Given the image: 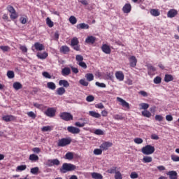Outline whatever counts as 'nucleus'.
<instances>
[{
  "instance_id": "obj_1",
  "label": "nucleus",
  "mask_w": 179,
  "mask_h": 179,
  "mask_svg": "<svg viewBox=\"0 0 179 179\" xmlns=\"http://www.w3.org/2000/svg\"><path fill=\"white\" fill-rule=\"evenodd\" d=\"M76 169V166L72 164L64 163L60 168V173H62V174H65V173H68V171H73V170Z\"/></svg>"
},
{
  "instance_id": "obj_2",
  "label": "nucleus",
  "mask_w": 179,
  "mask_h": 179,
  "mask_svg": "<svg viewBox=\"0 0 179 179\" xmlns=\"http://www.w3.org/2000/svg\"><path fill=\"white\" fill-rule=\"evenodd\" d=\"M72 142L71 138H63L58 140L57 146L59 148H65V146H68V145H71Z\"/></svg>"
},
{
  "instance_id": "obj_3",
  "label": "nucleus",
  "mask_w": 179,
  "mask_h": 179,
  "mask_svg": "<svg viewBox=\"0 0 179 179\" xmlns=\"http://www.w3.org/2000/svg\"><path fill=\"white\" fill-rule=\"evenodd\" d=\"M155 147L150 145H147L141 148V152L143 155H153L155 153Z\"/></svg>"
},
{
  "instance_id": "obj_4",
  "label": "nucleus",
  "mask_w": 179,
  "mask_h": 179,
  "mask_svg": "<svg viewBox=\"0 0 179 179\" xmlns=\"http://www.w3.org/2000/svg\"><path fill=\"white\" fill-rule=\"evenodd\" d=\"M71 46L73 47L75 51H79L80 50V45H79V39L77 37H74L71 39Z\"/></svg>"
},
{
  "instance_id": "obj_5",
  "label": "nucleus",
  "mask_w": 179,
  "mask_h": 179,
  "mask_svg": "<svg viewBox=\"0 0 179 179\" xmlns=\"http://www.w3.org/2000/svg\"><path fill=\"white\" fill-rule=\"evenodd\" d=\"M59 117L64 121H72L73 120V115L68 112L61 113Z\"/></svg>"
},
{
  "instance_id": "obj_6",
  "label": "nucleus",
  "mask_w": 179,
  "mask_h": 179,
  "mask_svg": "<svg viewBox=\"0 0 179 179\" xmlns=\"http://www.w3.org/2000/svg\"><path fill=\"white\" fill-rule=\"evenodd\" d=\"M57 113V110L55 108H48L44 113L45 115L47 117H50V118H52L55 113Z\"/></svg>"
},
{
  "instance_id": "obj_7",
  "label": "nucleus",
  "mask_w": 179,
  "mask_h": 179,
  "mask_svg": "<svg viewBox=\"0 0 179 179\" xmlns=\"http://www.w3.org/2000/svg\"><path fill=\"white\" fill-rule=\"evenodd\" d=\"M117 101H119L124 108H127V110H129V108H131L129 103L127 102V101L124 100L122 98L117 97Z\"/></svg>"
},
{
  "instance_id": "obj_8",
  "label": "nucleus",
  "mask_w": 179,
  "mask_h": 179,
  "mask_svg": "<svg viewBox=\"0 0 179 179\" xmlns=\"http://www.w3.org/2000/svg\"><path fill=\"white\" fill-rule=\"evenodd\" d=\"M67 131L68 132H70V134H74L80 133V129L73 126H69L67 127Z\"/></svg>"
},
{
  "instance_id": "obj_9",
  "label": "nucleus",
  "mask_w": 179,
  "mask_h": 179,
  "mask_svg": "<svg viewBox=\"0 0 179 179\" xmlns=\"http://www.w3.org/2000/svg\"><path fill=\"white\" fill-rule=\"evenodd\" d=\"M129 65L131 68H135L136 66V64H138V59H136V57L131 56L129 58Z\"/></svg>"
},
{
  "instance_id": "obj_10",
  "label": "nucleus",
  "mask_w": 179,
  "mask_h": 179,
  "mask_svg": "<svg viewBox=\"0 0 179 179\" xmlns=\"http://www.w3.org/2000/svg\"><path fill=\"white\" fill-rule=\"evenodd\" d=\"M111 146H113V143L106 141L100 145V148L102 150H108V148H111Z\"/></svg>"
},
{
  "instance_id": "obj_11",
  "label": "nucleus",
  "mask_w": 179,
  "mask_h": 179,
  "mask_svg": "<svg viewBox=\"0 0 179 179\" xmlns=\"http://www.w3.org/2000/svg\"><path fill=\"white\" fill-rule=\"evenodd\" d=\"M34 47L36 51H44V50H45V47L43 43H40V42L35 43Z\"/></svg>"
},
{
  "instance_id": "obj_12",
  "label": "nucleus",
  "mask_w": 179,
  "mask_h": 179,
  "mask_svg": "<svg viewBox=\"0 0 179 179\" xmlns=\"http://www.w3.org/2000/svg\"><path fill=\"white\" fill-rule=\"evenodd\" d=\"M166 176H169V179H178V174L176 171H170L166 173Z\"/></svg>"
},
{
  "instance_id": "obj_13",
  "label": "nucleus",
  "mask_w": 179,
  "mask_h": 179,
  "mask_svg": "<svg viewBox=\"0 0 179 179\" xmlns=\"http://www.w3.org/2000/svg\"><path fill=\"white\" fill-rule=\"evenodd\" d=\"M131 10H132V6L131 3H126L122 8V12L124 13H130Z\"/></svg>"
},
{
  "instance_id": "obj_14",
  "label": "nucleus",
  "mask_w": 179,
  "mask_h": 179,
  "mask_svg": "<svg viewBox=\"0 0 179 179\" xmlns=\"http://www.w3.org/2000/svg\"><path fill=\"white\" fill-rule=\"evenodd\" d=\"M115 78L119 80L120 82H122L124 80L125 76L124 75V73L122 71H116L115 72Z\"/></svg>"
},
{
  "instance_id": "obj_15",
  "label": "nucleus",
  "mask_w": 179,
  "mask_h": 179,
  "mask_svg": "<svg viewBox=\"0 0 179 179\" xmlns=\"http://www.w3.org/2000/svg\"><path fill=\"white\" fill-rule=\"evenodd\" d=\"M2 120L6 122H10V121H15L16 120V117H15V116L12 115H8L3 116Z\"/></svg>"
},
{
  "instance_id": "obj_16",
  "label": "nucleus",
  "mask_w": 179,
  "mask_h": 179,
  "mask_svg": "<svg viewBox=\"0 0 179 179\" xmlns=\"http://www.w3.org/2000/svg\"><path fill=\"white\" fill-rule=\"evenodd\" d=\"M177 15H178V11L176 9H171L167 13V16L171 18L176 17Z\"/></svg>"
},
{
  "instance_id": "obj_17",
  "label": "nucleus",
  "mask_w": 179,
  "mask_h": 179,
  "mask_svg": "<svg viewBox=\"0 0 179 179\" xmlns=\"http://www.w3.org/2000/svg\"><path fill=\"white\" fill-rule=\"evenodd\" d=\"M101 50L105 54H111V49L110 48V46L107 44H103L101 47Z\"/></svg>"
},
{
  "instance_id": "obj_18",
  "label": "nucleus",
  "mask_w": 179,
  "mask_h": 179,
  "mask_svg": "<svg viewBox=\"0 0 179 179\" xmlns=\"http://www.w3.org/2000/svg\"><path fill=\"white\" fill-rule=\"evenodd\" d=\"M62 76H69L71 75V69L69 67H64L62 69Z\"/></svg>"
},
{
  "instance_id": "obj_19",
  "label": "nucleus",
  "mask_w": 179,
  "mask_h": 179,
  "mask_svg": "<svg viewBox=\"0 0 179 179\" xmlns=\"http://www.w3.org/2000/svg\"><path fill=\"white\" fill-rule=\"evenodd\" d=\"M85 43L87 44H94L96 43V37L93 36H87L85 39Z\"/></svg>"
},
{
  "instance_id": "obj_20",
  "label": "nucleus",
  "mask_w": 179,
  "mask_h": 179,
  "mask_svg": "<svg viewBox=\"0 0 179 179\" xmlns=\"http://www.w3.org/2000/svg\"><path fill=\"white\" fill-rule=\"evenodd\" d=\"M148 75L150 76H152L155 75V71H156V69L155 66L149 64V65H148Z\"/></svg>"
},
{
  "instance_id": "obj_21",
  "label": "nucleus",
  "mask_w": 179,
  "mask_h": 179,
  "mask_svg": "<svg viewBox=\"0 0 179 179\" xmlns=\"http://www.w3.org/2000/svg\"><path fill=\"white\" fill-rule=\"evenodd\" d=\"M90 27L89 26V24H87L85 22L77 24V29H78V30L87 29Z\"/></svg>"
},
{
  "instance_id": "obj_22",
  "label": "nucleus",
  "mask_w": 179,
  "mask_h": 179,
  "mask_svg": "<svg viewBox=\"0 0 179 179\" xmlns=\"http://www.w3.org/2000/svg\"><path fill=\"white\" fill-rule=\"evenodd\" d=\"M36 57L39 59H45V58H47V57H48V53H47L46 52H43V53L41 52H38L36 54Z\"/></svg>"
},
{
  "instance_id": "obj_23",
  "label": "nucleus",
  "mask_w": 179,
  "mask_h": 179,
  "mask_svg": "<svg viewBox=\"0 0 179 179\" xmlns=\"http://www.w3.org/2000/svg\"><path fill=\"white\" fill-rule=\"evenodd\" d=\"M66 92L65 88L64 87H61L57 89L56 94H58V96H62L63 94H65Z\"/></svg>"
},
{
  "instance_id": "obj_24",
  "label": "nucleus",
  "mask_w": 179,
  "mask_h": 179,
  "mask_svg": "<svg viewBox=\"0 0 179 179\" xmlns=\"http://www.w3.org/2000/svg\"><path fill=\"white\" fill-rule=\"evenodd\" d=\"M174 80V77L171 74H166L164 77V82L169 83V82H172Z\"/></svg>"
},
{
  "instance_id": "obj_25",
  "label": "nucleus",
  "mask_w": 179,
  "mask_h": 179,
  "mask_svg": "<svg viewBox=\"0 0 179 179\" xmlns=\"http://www.w3.org/2000/svg\"><path fill=\"white\" fill-rule=\"evenodd\" d=\"M59 86H63L64 87H69V83L66 80H60L59 81Z\"/></svg>"
},
{
  "instance_id": "obj_26",
  "label": "nucleus",
  "mask_w": 179,
  "mask_h": 179,
  "mask_svg": "<svg viewBox=\"0 0 179 179\" xmlns=\"http://www.w3.org/2000/svg\"><path fill=\"white\" fill-rule=\"evenodd\" d=\"M89 115L93 117L94 118H100V117H101V115H100V113L93 110H90L89 112Z\"/></svg>"
},
{
  "instance_id": "obj_27",
  "label": "nucleus",
  "mask_w": 179,
  "mask_h": 179,
  "mask_svg": "<svg viewBox=\"0 0 179 179\" xmlns=\"http://www.w3.org/2000/svg\"><path fill=\"white\" fill-rule=\"evenodd\" d=\"M69 51H71V50L67 45H63L60 48V52H62L63 54H66L67 52H69Z\"/></svg>"
},
{
  "instance_id": "obj_28",
  "label": "nucleus",
  "mask_w": 179,
  "mask_h": 179,
  "mask_svg": "<svg viewBox=\"0 0 179 179\" xmlns=\"http://www.w3.org/2000/svg\"><path fill=\"white\" fill-rule=\"evenodd\" d=\"M48 89H50V90H55L57 89V85L53 82H48L47 83Z\"/></svg>"
},
{
  "instance_id": "obj_29",
  "label": "nucleus",
  "mask_w": 179,
  "mask_h": 179,
  "mask_svg": "<svg viewBox=\"0 0 179 179\" xmlns=\"http://www.w3.org/2000/svg\"><path fill=\"white\" fill-rule=\"evenodd\" d=\"M150 13L152 15V16H160V11L159 10V9H151L150 11Z\"/></svg>"
},
{
  "instance_id": "obj_30",
  "label": "nucleus",
  "mask_w": 179,
  "mask_h": 179,
  "mask_svg": "<svg viewBox=\"0 0 179 179\" xmlns=\"http://www.w3.org/2000/svg\"><path fill=\"white\" fill-rule=\"evenodd\" d=\"M91 176L94 179H103V175L99 173L94 172L91 174Z\"/></svg>"
},
{
  "instance_id": "obj_31",
  "label": "nucleus",
  "mask_w": 179,
  "mask_h": 179,
  "mask_svg": "<svg viewBox=\"0 0 179 179\" xmlns=\"http://www.w3.org/2000/svg\"><path fill=\"white\" fill-rule=\"evenodd\" d=\"M13 87L15 90H20V89H22V87H23V85H22V84L19 82H15V83H13Z\"/></svg>"
},
{
  "instance_id": "obj_32",
  "label": "nucleus",
  "mask_w": 179,
  "mask_h": 179,
  "mask_svg": "<svg viewBox=\"0 0 179 179\" xmlns=\"http://www.w3.org/2000/svg\"><path fill=\"white\" fill-rule=\"evenodd\" d=\"M141 114L143 117H146V118H150L152 117V113L148 110H143Z\"/></svg>"
},
{
  "instance_id": "obj_33",
  "label": "nucleus",
  "mask_w": 179,
  "mask_h": 179,
  "mask_svg": "<svg viewBox=\"0 0 179 179\" xmlns=\"http://www.w3.org/2000/svg\"><path fill=\"white\" fill-rule=\"evenodd\" d=\"M140 110H146L149 108V104L146 103H141L139 104Z\"/></svg>"
},
{
  "instance_id": "obj_34",
  "label": "nucleus",
  "mask_w": 179,
  "mask_h": 179,
  "mask_svg": "<svg viewBox=\"0 0 179 179\" xmlns=\"http://www.w3.org/2000/svg\"><path fill=\"white\" fill-rule=\"evenodd\" d=\"M117 166H113L106 171L108 174H115L117 173Z\"/></svg>"
},
{
  "instance_id": "obj_35",
  "label": "nucleus",
  "mask_w": 179,
  "mask_h": 179,
  "mask_svg": "<svg viewBox=\"0 0 179 179\" xmlns=\"http://www.w3.org/2000/svg\"><path fill=\"white\" fill-rule=\"evenodd\" d=\"M29 160H31V162H37L38 160V155H36V154L30 155Z\"/></svg>"
},
{
  "instance_id": "obj_36",
  "label": "nucleus",
  "mask_w": 179,
  "mask_h": 179,
  "mask_svg": "<svg viewBox=\"0 0 179 179\" xmlns=\"http://www.w3.org/2000/svg\"><path fill=\"white\" fill-rule=\"evenodd\" d=\"M152 160H153V159L152 158V157H149V156H145L143 158V163H152Z\"/></svg>"
},
{
  "instance_id": "obj_37",
  "label": "nucleus",
  "mask_w": 179,
  "mask_h": 179,
  "mask_svg": "<svg viewBox=\"0 0 179 179\" xmlns=\"http://www.w3.org/2000/svg\"><path fill=\"white\" fill-rule=\"evenodd\" d=\"M53 127L52 126H44L43 127H42L41 131L43 132H48L50 131H52Z\"/></svg>"
},
{
  "instance_id": "obj_38",
  "label": "nucleus",
  "mask_w": 179,
  "mask_h": 179,
  "mask_svg": "<svg viewBox=\"0 0 179 179\" xmlns=\"http://www.w3.org/2000/svg\"><path fill=\"white\" fill-rule=\"evenodd\" d=\"M65 159L66 160H72L73 159V152H69L65 155Z\"/></svg>"
},
{
  "instance_id": "obj_39",
  "label": "nucleus",
  "mask_w": 179,
  "mask_h": 179,
  "mask_svg": "<svg viewBox=\"0 0 179 179\" xmlns=\"http://www.w3.org/2000/svg\"><path fill=\"white\" fill-rule=\"evenodd\" d=\"M69 22L71 24H76V23H78V20L76 19V17L71 15L69 17Z\"/></svg>"
},
{
  "instance_id": "obj_40",
  "label": "nucleus",
  "mask_w": 179,
  "mask_h": 179,
  "mask_svg": "<svg viewBox=\"0 0 179 179\" xmlns=\"http://www.w3.org/2000/svg\"><path fill=\"white\" fill-rule=\"evenodd\" d=\"M85 78L88 82H92V80H94V76H93L92 73H87Z\"/></svg>"
},
{
  "instance_id": "obj_41",
  "label": "nucleus",
  "mask_w": 179,
  "mask_h": 179,
  "mask_svg": "<svg viewBox=\"0 0 179 179\" xmlns=\"http://www.w3.org/2000/svg\"><path fill=\"white\" fill-rule=\"evenodd\" d=\"M0 49H1V51H3V52H8V51H10V47L8 45H1Z\"/></svg>"
},
{
  "instance_id": "obj_42",
  "label": "nucleus",
  "mask_w": 179,
  "mask_h": 179,
  "mask_svg": "<svg viewBox=\"0 0 179 179\" xmlns=\"http://www.w3.org/2000/svg\"><path fill=\"white\" fill-rule=\"evenodd\" d=\"M153 82L155 85H160L162 83V77L160 76L155 77L154 78Z\"/></svg>"
},
{
  "instance_id": "obj_43",
  "label": "nucleus",
  "mask_w": 179,
  "mask_h": 179,
  "mask_svg": "<svg viewBox=\"0 0 179 179\" xmlns=\"http://www.w3.org/2000/svg\"><path fill=\"white\" fill-rule=\"evenodd\" d=\"M10 13V19H12V20H15V19H17L19 15H17V13H16V11H14Z\"/></svg>"
},
{
  "instance_id": "obj_44",
  "label": "nucleus",
  "mask_w": 179,
  "mask_h": 179,
  "mask_svg": "<svg viewBox=\"0 0 179 179\" xmlns=\"http://www.w3.org/2000/svg\"><path fill=\"white\" fill-rule=\"evenodd\" d=\"M7 76L8 79H13L15 78V72L13 71H8L7 72Z\"/></svg>"
},
{
  "instance_id": "obj_45",
  "label": "nucleus",
  "mask_w": 179,
  "mask_h": 179,
  "mask_svg": "<svg viewBox=\"0 0 179 179\" xmlns=\"http://www.w3.org/2000/svg\"><path fill=\"white\" fill-rule=\"evenodd\" d=\"M46 24H48V27H54V22L51 21L50 17L46 18Z\"/></svg>"
},
{
  "instance_id": "obj_46",
  "label": "nucleus",
  "mask_w": 179,
  "mask_h": 179,
  "mask_svg": "<svg viewBox=\"0 0 179 179\" xmlns=\"http://www.w3.org/2000/svg\"><path fill=\"white\" fill-rule=\"evenodd\" d=\"M76 60L77 61V64H80V62H83V56L80 55H77L76 56Z\"/></svg>"
},
{
  "instance_id": "obj_47",
  "label": "nucleus",
  "mask_w": 179,
  "mask_h": 179,
  "mask_svg": "<svg viewBox=\"0 0 179 179\" xmlns=\"http://www.w3.org/2000/svg\"><path fill=\"white\" fill-rule=\"evenodd\" d=\"M102 153H103V150L101 149L96 148L94 150V155H96V156L102 155Z\"/></svg>"
},
{
  "instance_id": "obj_48",
  "label": "nucleus",
  "mask_w": 179,
  "mask_h": 179,
  "mask_svg": "<svg viewBox=\"0 0 179 179\" xmlns=\"http://www.w3.org/2000/svg\"><path fill=\"white\" fill-rule=\"evenodd\" d=\"M6 10H7L8 12H9L10 13H12L16 11V10H15V8H13V6H10V5H8V6L6 7Z\"/></svg>"
},
{
  "instance_id": "obj_49",
  "label": "nucleus",
  "mask_w": 179,
  "mask_h": 179,
  "mask_svg": "<svg viewBox=\"0 0 179 179\" xmlns=\"http://www.w3.org/2000/svg\"><path fill=\"white\" fill-rule=\"evenodd\" d=\"M27 114L28 117H30V118H32V120H35L36 117H37L36 113H34L33 111L28 112Z\"/></svg>"
},
{
  "instance_id": "obj_50",
  "label": "nucleus",
  "mask_w": 179,
  "mask_h": 179,
  "mask_svg": "<svg viewBox=\"0 0 179 179\" xmlns=\"http://www.w3.org/2000/svg\"><path fill=\"white\" fill-rule=\"evenodd\" d=\"M50 162H51V163H52L53 166H59V164H61V162H59V160L58 159H54Z\"/></svg>"
},
{
  "instance_id": "obj_51",
  "label": "nucleus",
  "mask_w": 179,
  "mask_h": 179,
  "mask_svg": "<svg viewBox=\"0 0 179 179\" xmlns=\"http://www.w3.org/2000/svg\"><path fill=\"white\" fill-rule=\"evenodd\" d=\"M27 169V166L26 165H20L17 167V171H23Z\"/></svg>"
},
{
  "instance_id": "obj_52",
  "label": "nucleus",
  "mask_w": 179,
  "mask_h": 179,
  "mask_svg": "<svg viewBox=\"0 0 179 179\" xmlns=\"http://www.w3.org/2000/svg\"><path fill=\"white\" fill-rule=\"evenodd\" d=\"M79 83L82 85V86H89V83L85 79L80 80Z\"/></svg>"
},
{
  "instance_id": "obj_53",
  "label": "nucleus",
  "mask_w": 179,
  "mask_h": 179,
  "mask_svg": "<svg viewBox=\"0 0 179 179\" xmlns=\"http://www.w3.org/2000/svg\"><path fill=\"white\" fill-rule=\"evenodd\" d=\"M164 120V117L162 116V115H155V121H159V122H162Z\"/></svg>"
},
{
  "instance_id": "obj_54",
  "label": "nucleus",
  "mask_w": 179,
  "mask_h": 179,
  "mask_svg": "<svg viewBox=\"0 0 179 179\" xmlns=\"http://www.w3.org/2000/svg\"><path fill=\"white\" fill-rule=\"evenodd\" d=\"M115 179H122V174L121 172L117 171L116 173H115Z\"/></svg>"
},
{
  "instance_id": "obj_55",
  "label": "nucleus",
  "mask_w": 179,
  "mask_h": 179,
  "mask_svg": "<svg viewBox=\"0 0 179 179\" xmlns=\"http://www.w3.org/2000/svg\"><path fill=\"white\" fill-rule=\"evenodd\" d=\"M134 143L137 145H141V143H143V139L141 138H134Z\"/></svg>"
},
{
  "instance_id": "obj_56",
  "label": "nucleus",
  "mask_w": 179,
  "mask_h": 179,
  "mask_svg": "<svg viewBox=\"0 0 179 179\" xmlns=\"http://www.w3.org/2000/svg\"><path fill=\"white\" fill-rule=\"evenodd\" d=\"M78 65H79V66L83 68V69H87V65L85 62H81L80 63H78Z\"/></svg>"
},
{
  "instance_id": "obj_57",
  "label": "nucleus",
  "mask_w": 179,
  "mask_h": 179,
  "mask_svg": "<svg viewBox=\"0 0 179 179\" xmlns=\"http://www.w3.org/2000/svg\"><path fill=\"white\" fill-rule=\"evenodd\" d=\"M38 171H39V169L38 167H34L32 169H31V174H38Z\"/></svg>"
},
{
  "instance_id": "obj_58",
  "label": "nucleus",
  "mask_w": 179,
  "mask_h": 179,
  "mask_svg": "<svg viewBox=\"0 0 179 179\" xmlns=\"http://www.w3.org/2000/svg\"><path fill=\"white\" fill-rule=\"evenodd\" d=\"M86 101H88V103H92V101H94V96L89 95L86 97Z\"/></svg>"
},
{
  "instance_id": "obj_59",
  "label": "nucleus",
  "mask_w": 179,
  "mask_h": 179,
  "mask_svg": "<svg viewBox=\"0 0 179 179\" xmlns=\"http://www.w3.org/2000/svg\"><path fill=\"white\" fill-rule=\"evenodd\" d=\"M20 22L22 23V24H26L27 23V17H21L20 18Z\"/></svg>"
},
{
  "instance_id": "obj_60",
  "label": "nucleus",
  "mask_w": 179,
  "mask_h": 179,
  "mask_svg": "<svg viewBox=\"0 0 179 179\" xmlns=\"http://www.w3.org/2000/svg\"><path fill=\"white\" fill-rule=\"evenodd\" d=\"M171 159L173 160V162H179V157L177 155H171Z\"/></svg>"
},
{
  "instance_id": "obj_61",
  "label": "nucleus",
  "mask_w": 179,
  "mask_h": 179,
  "mask_svg": "<svg viewBox=\"0 0 179 179\" xmlns=\"http://www.w3.org/2000/svg\"><path fill=\"white\" fill-rule=\"evenodd\" d=\"M94 134L96 135H104V132L100 129H96Z\"/></svg>"
},
{
  "instance_id": "obj_62",
  "label": "nucleus",
  "mask_w": 179,
  "mask_h": 179,
  "mask_svg": "<svg viewBox=\"0 0 179 179\" xmlns=\"http://www.w3.org/2000/svg\"><path fill=\"white\" fill-rule=\"evenodd\" d=\"M113 118L114 120H124V117H122V115H115L113 116Z\"/></svg>"
},
{
  "instance_id": "obj_63",
  "label": "nucleus",
  "mask_w": 179,
  "mask_h": 179,
  "mask_svg": "<svg viewBox=\"0 0 179 179\" xmlns=\"http://www.w3.org/2000/svg\"><path fill=\"white\" fill-rule=\"evenodd\" d=\"M138 173H136V172H132L130 175V178L132 179H135V178H138Z\"/></svg>"
},
{
  "instance_id": "obj_64",
  "label": "nucleus",
  "mask_w": 179,
  "mask_h": 179,
  "mask_svg": "<svg viewBox=\"0 0 179 179\" xmlns=\"http://www.w3.org/2000/svg\"><path fill=\"white\" fill-rule=\"evenodd\" d=\"M20 50H21V51H22V52H27V48L24 45H20Z\"/></svg>"
}]
</instances>
